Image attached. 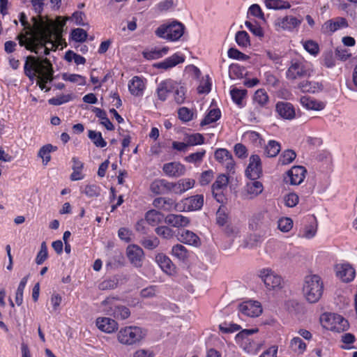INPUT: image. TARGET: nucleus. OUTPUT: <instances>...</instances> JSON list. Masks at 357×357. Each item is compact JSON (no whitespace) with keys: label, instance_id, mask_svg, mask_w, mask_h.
I'll list each match as a JSON object with an SVG mask.
<instances>
[{"label":"nucleus","instance_id":"1","mask_svg":"<svg viewBox=\"0 0 357 357\" xmlns=\"http://www.w3.org/2000/svg\"><path fill=\"white\" fill-rule=\"evenodd\" d=\"M19 20L23 26L17 36L21 47L40 56L48 55L50 51H56L61 45L64 22H56L38 15L32 17L31 24L24 13L20 14Z\"/></svg>","mask_w":357,"mask_h":357},{"label":"nucleus","instance_id":"2","mask_svg":"<svg viewBox=\"0 0 357 357\" xmlns=\"http://www.w3.org/2000/svg\"><path fill=\"white\" fill-rule=\"evenodd\" d=\"M24 70L31 81L36 79L41 90L50 91V88H46V84L52 81L54 70L48 59L29 56L26 58Z\"/></svg>","mask_w":357,"mask_h":357},{"label":"nucleus","instance_id":"3","mask_svg":"<svg viewBox=\"0 0 357 357\" xmlns=\"http://www.w3.org/2000/svg\"><path fill=\"white\" fill-rule=\"evenodd\" d=\"M324 292V283L318 275H310L305 278L303 285V294L309 303H316L321 298Z\"/></svg>","mask_w":357,"mask_h":357},{"label":"nucleus","instance_id":"4","mask_svg":"<svg viewBox=\"0 0 357 357\" xmlns=\"http://www.w3.org/2000/svg\"><path fill=\"white\" fill-rule=\"evenodd\" d=\"M146 335V331L142 328L129 326L120 328L116 333V339L121 344L132 346L140 343Z\"/></svg>","mask_w":357,"mask_h":357},{"label":"nucleus","instance_id":"5","mask_svg":"<svg viewBox=\"0 0 357 357\" xmlns=\"http://www.w3.org/2000/svg\"><path fill=\"white\" fill-rule=\"evenodd\" d=\"M257 331V329H245L238 333L235 337L236 343L248 354H256L263 346L261 341L254 340L250 337Z\"/></svg>","mask_w":357,"mask_h":357},{"label":"nucleus","instance_id":"6","mask_svg":"<svg viewBox=\"0 0 357 357\" xmlns=\"http://www.w3.org/2000/svg\"><path fill=\"white\" fill-rule=\"evenodd\" d=\"M185 26L177 21L166 22L159 26L155 31V35L169 41H177L183 35Z\"/></svg>","mask_w":357,"mask_h":357},{"label":"nucleus","instance_id":"7","mask_svg":"<svg viewBox=\"0 0 357 357\" xmlns=\"http://www.w3.org/2000/svg\"><path fill=\"white\" fill-rule=\"evenodd\" d=\"M321 326L329 331L337 333L347 331L349 324L348 321L342 316L330 312H325L320 317Z\"/></svg>","mask_w":357,"mask_h":357},{"label":"nucleus","instance_id":"8","mask_svg":"<svg viewBox=\"0 0 357 357\" xmlns=\"http://www.w3.org/2000/svg\"><path fill=\"white\" fill-rule=\"evenodd\" d=\"M259 277L268 291L277 292L284 287V282L282 278L271 268L260 270Z\"/></svg>","mask_w":357,"mask_h":357},{"label":"nucleus","instance_id":"9","mask_svg":"<svg viewBox=\"0 0 357 357\" xmlns=\"http://www.w3.org/2000/svg\"><path fill=\"white\" fill-rule=\"evenodd\" d=\"M318 223L316 218L308 215L303 220V225L300 228L298 236L305 239L313 238L317 232Z\"/></svg>","mask_w":357,"mask_h":357},{"label":"nucleus","instance_id":"10","mask_svg":"<svg viewBox=\"0 0 357 357\" xmlns=\"http://www.w3.org/2000/svg\"><path fill=\"white\" fill-rule=\"evenodd\" d=\"M307 71L305 61L294 59L291 61L290 66L286 71V77L288 79L294 80L305 76Z\"/></svg>","mask_w":357,"mask_h":357},{"label":"nucleus","instance_id":"11","mask_svg":"<svg viewBox=\"0 0 357 357\" xmlns=\"http://www.w3.org/2000/svg\"><path fill=\"white\" fill-rule=\"evenodd\" d=\"M242 190V197L245 199H254L264 191L263 183L258 178H248Z\"/></svg>","mask_w":357,"mask_h":357},{"label":"nucleus","instance_id":"12","mask_svg":"<svg viewBox=\"0 0 357 357\" xmlns=\"http://www.w3.org/2000/svg\"><path fill=\"white\" fill-rule=\"evenodd\" d=\"M245 175L248 178H259L262 175L261 161L259 155H250Z\"/></svg>","mask_w":357,"mask_h":357},{"label":"nucleus","instance_id":"13","mask_svg":"<svg viewBox=\"0 0 357 357\" xmlns=\"http://www.w3.org/2000/svg\"><path fill=\"white\" fill-rule=\"evenodd\" d=\"M303 19L293 15H287L278 18L275 22V26L284 31H294L297 30L301 24Z\"/></svg>","mask_w":357,"mask_h":357},{"label":"nucleus","instance_id":"14","mask_svg":"<svg viewBox=\"0 0 357 357\" xmlns=\"http://www.w3.org/2000/svg\"><path fill=\"white\" fill-rule=\"evenodd\" d=\"M347 20L344 17H337L326 21L322 26L321 31L324 34L331 35L334 32L348 27Z\"/></svg>","mask_w":357,"mask_h":357},{"label":"nucleus","instance_id":"15","mask_svg":"<svg viewBox=\"0 0 357 357\" xmlns=\"http://www.w3.org/2000/svg\"><path fill=\"white\" fill-rule=\"evenodd\" d=\"M215 160L222 164L229 173L234 172L235 162L232 155L226 149H218L215 152Z\"/></svg>","mask_w":357,"mask_h":357},{"label":"nucleus","instance_id":"16","mask_svg":"<svg viewBox=\"0 0 357 357\" xmlns=\"http://www.w3.org/2000/svg\"><path fill=\"white\" fill-rule=\"evenodd\" d=\"M229 178L225 174H220L212 185V193L214 198L220 203L225 200L223 190L227 188Z\"/></svg>","mask_w":357,"mask_h":357},{"label":"nucleus","instance_id":"17","mask_svg":"<svg viewBox=\"0 0 357 357\" xmlns=\"http://www.w3.org/2000/svg\"><path fill=\"white\" fill-rule=\"evenodd\" d=\"M335 271L336 276L344 282L352 281L356 276L354 268L348 263L337 264Z\"/></svg>","mask_w":357,"mask_h":357},{"label":"nucleus","instance_id":"18","mask_svg":"<svg viewBox=\"0 0 357 357\" xmlns=\"http://www.w3.org/2000/svg\"><path fill=\"white\" fill-rule=\"evenodd\" d=\"M239 311L244 315L255 317L262 312V307L259 302L256 301H247L239 305Z\"/></svg>","mask_w":357,"mask_h":357},{"label":"nucleus","instance_id":"19","mask_svg":"<svg viewBox=\"0 0 357 357\" xmlns=\"http://www.w3.org/2000/svg\"><path fill=\"white\" fill-rule=\"evenodd\" d=\"M162 171L164 174L173 178H178L185 175L186 168L184 165L180 162H170L163 165Z\"/></svg>","mask_w":357,"mask_h":357},{"label":"nucleus","instance_id":"20","mask_svg":"<svg viewBox=\"0 0 357 357\" xmlns=\"http://www.w3.org/2000/svg\"><path fill=\"white\" fill-rule=\"evenodd\" d=\"M306 169L302 166H294L287 172L284 180L291 185L301 184L305 177Z\"/></svg>","mask_w":357,"mask_h":357},{"label":"nucleus","instance_id":"21","mask_svg":"<svg viewBox=\"0 0 357 357\" xmlns=\"http://www.w3.org/2000/svg\"><path fill=\"white\" fill-rule=\"evenodd\" d=\"M275 112L283 119L292 120L296 117L295 108L289 102H278L275 105Z\"/></svg>","mask_w":357,"mask_h":357},{"label":"nucleus","instance_id":"22","mask_svg":"<svg viewBox=\"0 0 357 357\" xmlns=\"http://www.w3.org/2000/svg\"><path fill=\"white\" fill-rule=\"evenodd\" d=\"M171 94L177 104L184 103L186 98L187 89L183 84L171 79Z\"/></svg>","mask_w":357,"mask_h":357},{"label":"nucleus","instance_id":"23","mask_svg":"<svg viewBox=\"0 0 357 357\" xmlns=\"http://www.w3.org/2000/svg\"><path fill=\"white\" fill-rule=\"evenodd\" d=\"M183 210L188 211H197L202 208L204 205V196L197 195L182 200Z\"/></svg>","mask_w":357,"mask_h":357},{"label":"nucleus","instance_id":"24","mask_svg":"<svg viewBox=\"0 0 357 357\" xmlns=\"http://www.w3.org/2000/svg\"><path fill=\"white\" fill-rule=\"evenodd\" d=\"M96 325L100 331L109 334L116 331L119 326L118 323L109 317H98Z\"/></svg>","mask_w":357,"mask_h":357},{"label":"nucleus","instance_id":"25","mask_svg":"<svg viewBox=\"0 0 357 357\" xmlns=\"http://www.w3.org/2000/svg\"><path fill=\"white\" fill-rule=\"evenodd\" d=\"M155 261L166 274L173 275L176 273V266L167 255L162 253L158 254L155 256Z\"/></svg>","mask_w":357,"mask_h":357},{"label":"nucleus","instance_id":"26","mask_svg":"<svg viewBox=\"0 0 357 357\" xmlns=\"http://www.w3.org/2000/svg\"><path fill=\"white\" fill-rule=\"evenodd\" d=\"M195 184L192 178H185L178 180L176 182H171L172 192L174 194H183L187 190L192 189Z\"/></svg>","mask_w":357,"mask_h":357},{"label":"nucleus","instance_id":"27","mask_svg":"<svg viewBox=\"0 0 357 357\" xmlns=\"http://www.w3.org/2000/svg\"><path fill=\"white\" fill-rule=\"evenodd\" d=\"M151 191L155 195L172 192L171 182L164 179H155L150 185Z\"/></svg>","mask_w":357,"mask_h":357},{"label":"nucleus","instance_id":"28","mask_svg":"<svg viewBox=\"0 0 357 357\" xmlns=\"http://www.w3.org/2000/svg\"><path fill=\"white\" fill-rule=\"evenodd\" d=\"M127 256L131 264L135 266H141L144 252L140 247L135 245H130L127 248Z\"/></svg>","mask_w":357,"mask_h":357},{"label":"nucleus","instance_id":"29","mask_svg":"<svg viewBox=\"0 0 357 357\" xmlns=\"http://www.w3.org/2000/svg\"><path fill=\"white\" fill-rule=\"evenodd\" d=\"M177 238L183 243L195 247H198L201 244L199 236L195 233L187 229L179 231L177 235Z\"/></svg>","mask_w":357,"mask_h":357},{"label":"nucleus","instance_id":"30","mask_svg":"<svg viewBox=\"0 0 357 357\" xmlns=\"http://www.w3.org/2000/svg\"><path fill=\"white\" fill-rule=\"evenodd\" d=\"M146 88L144 79L139 77L135 76L128 83V89L130 93L135 96H141L144 93Z\"/></svg>","mask_w":357,"mask_h":357},{"label":"nucleus","instance_id":"31","mask_svg":"<svg viewBox=\"0 0 357 357\" xmlns=\"http://www.w3.org/2000/svg\"><path fill=\"white\" fill-rule=\"evenodd\" d=\"M301 105L308 110L321 111L326 107L324 102L317 100L308 96H303L300 99Z\"/></svg>","mask_w":357,"mask_h":357},{"label":"nucleus","instance_id":"32","mask_svg":"<svg viewBox=\"0 0 357 357\" xmlns=\"http://www.w3.org/2000/svg\"><path fill=\"white\" fill-rule=\"evenodd\" d=\"M298 88L303 93H315L324 89L323 84L318 82L303 80L301 82Z\"/></svg>","mask_w":357,"mask_h":357},{"label":"nucleus","instance_id":"33","mask_svg":"<svg viewBox=\"0 0 357 357\" xmlns=\"http://www.w3.org/2000/svg\"><path fill=\"white\" fill-rule=\"evenodd\" d=\"M165 221L174 227H184L190 223V220L187 217L180 214H169L165 217Z\"/></svg>","mask_w":357,"mask_h":357},{"label":"nucleus","instance_id":"34","mask_svg":"<svg viewBox=\"0 0 357 357\" xmlns=\"http://www.w3.org/2000/svg\"><path fill=\"white\" fill-rule=\"evenodd\" d=\"M184 61L185 57L183 54L180 53H175L171 56L165 59L163 61L159 63L158 66L161 68L168 69L184 62Z\"/></svg>","mask_w":357,"mask_h":357},{"label":"nucleus","instance_id":"35","mask_svg":"<svg viewBox=\"0 0 357 357\" xmlns=\"http://www.w3.org/2000/svg\"><path fill=\"white\" fill-rule=\"evenodd\" d=\"M153 206L160 210L170 211L177 208V205L174 201L170 198L158 197L153 200Z\"/></svg>","mask_w":357,"mask_h":357},{"label":"nucleus","instance_id":"36","mask_svg":"<svg viewBox=\"0 0 357 357\" xmlns=\"http://www.w3.org/2000/svg\"><path fill=\"white\" fill-rule=\"evenodd\" d=\"M171 255L181 261H186L190 257L189 251L181 244L174 245L172 248Z\"/></svg>","mask_w":357,"mask_h":357},{"label":"nucleus","instance_id":"37","mask_svg":"<svg viewBox=\"0 0 357 357\" xmlns=\"http://www.w3.org/2000/svg\"><path fill=\"white\" fill-rule=\"evenodd\" d=\"M73 173L70 175L72 181H79L84 178V176L82 174V169L84 167L83 163L77 158H73Z\"/></svg>","mask_w":357,"mask_h":357},{"label":"nucleus","instance_id":"38","mask_svg":"<svg viewBox=\"0 0 357 357\" xmlns=\"http://www.w3.org/2000/svg\"><path fill=\"white\" fill-rule=\"evenodd\" d=\"M171 92V79H166L160 83L157 89V95L160 100H166Z\"/></svg>","mask_w":357,"mask_h":357},{"label":"nucleus","instance_id":"39","mask_svg":"<svg viewBox=\"0 0 357 357\" xmlns=\"http://www.w3.org/2000/svg\"><path fill=\"white\" fill-rule=\"evenodd\" d=\"M169 51V48L164 47L162 48H153L150 50L144 51L143 56L149 60L158 59L166 55Z\"/></svg>","mask_w":357,"mask_h":357},{"label":"nucleus","instance_id":"40","mask_svg":"<svg viewBox=\"0 0 357 357\" xmlns=\"http://www.w3.org/2000/svg\"><path fill=\"white\" fill-rule=\"evenodd\" d=\"M164 219V215L156 210H150L145 215L146 222L151 225L156 226Z\"/></svg>","mask_w":357,"mask_h":357},{"label":"nucleus","instance_id":"41","mask_svg":"<svg viewBox=\"0 0 357 357\" xmlns=\"http://www.w3.org/2000/svg\"><path fill=\"white\" fill-rule=\"evenodd\" d=\"M306 347V344L299 337H294L290 340L289 349L298 355L303 354Z\"/></svg>","mask_w":357,"mask_h":357},{"label":"nucleus","instance_id":"42","mask_svg":"<svg viewBox=\"0 0 357 357\" xmlns=\"http://www.w3.org/2000/svg\"><path fill=\"white\" fill-rule=\"evenodd\" d=\"M296 153L291 149H287L282 152L278 161V166H284L291 164L296 158Z\"/></svg>","mask_w":357,"mask_h":357},{"label":"nucleus","instance_id":"43","mask_svg":"<svg viewBox=\"0 0 357 357\" xmlns=\"http://www.w3.org/2000/svg\"><path fill=\"white\" fill-rule=\"evenodd\" d=\"M264 5L268 9L283 10L291 8L289 2L283 0H264Z\"/></svg>","mask_w":357,"mask_h":357},{"label":"nucleus","instance_id":"44","mask_svg":"<svg viewBox=\"0 0 357 357\" xmlns=\"http://www.w3.org/2000/svg\"><path fill=\"white\" fill-rule=\"evenodd\" d=\"M183 140L185 142L188 147L201 145L204 142V138L200 133H185L184 135Z\"/></svg>","mask_w":357,"mask_h":357},{"label":"nucleus","instance_id":"45","mask_svg":"<svg viewBox=\"0 0 357 357\" xmlns=\"http://www.w3.org/2000/svg\"><path fill=\"white\" fill-rule=\"evenodd\" d=\"M269 100L268 96L264 89H258L253 96V102L261 107H265Z\"/></svg>","mask_w":357,"mask_h":357},{"label":"nucleus","instance_id":"46","mask_svg":"<svg viewBox=\"0 0 357 357\" xmlns=\"http://www.w3.org/2000/svg\"><path fill=\"white\" fill-rule=\"evenodd\" d=\"M116 302L117 298L115 297H107L101 302L100 307L103 312L111 315L115 309V305H118Z\"/></svg>","mask_w":357,"mask_h":357},{"label":"nucleus","instance_id":"47","mask_svg":"<svg viewBox=\"0 0 357 357\" xmlns=\"http://www.w3.org/2000/svg\"><path fill=\"white\" fill-rule=\"evenodd\" d=\"M57 147L50 144H46L40 148L38 152V156L43 159L44 165H47L51 160L50 153L56 151Z\"/></svg>","mask_w":357,"mask_h":357},{"label":"nucleus","instance_id":"48","mask_svg":"<svg viewBox=\"0 0 357 357\" xmlns=\"http://www.w3.org/2000/svg\"><path fill=\"white\" fill-rule=\"evenodd\" d=\"M221 116V112L219 109H211L201 121L200 125L202 126L209 125L212 123L218 121Z\"/></svg>","mask_w":357,"mask_h":357},{"label":"nucleus","instance_id":"49","mask_svg":"<svg viewBox=\"0 0 357 357\" xmlns=\"http://www.w3.org/2000/svg\"><path fill=\"white\" fill-rule=\"evenodd\" d=\"M206 155V151L202 149L195 153L189 154L184 158V161L188 163L194 164L195 165H199L203 161V159Z\"/></svg>","mask_w":357,"mask_h":357},{"label":"nucleus","instance_id":"50","mask_svg":"<svg viewBox=\"0 0 357 357\" xmlns=\"http://www.w3.org/2000/svg\"><path fill=\"white\" fill-rule=\"evenodd\" d=\"M178 119L183 123L189 122L196 118L197 114L192 109L182 107L178 110Z\"/></svg>","mask_w":357,"mask_h":357},{"label":"nucleus","instance_id":"51","mask_svg":"<svg viewBox=\"0 0 357 357\" xmlns=\"http://www.w3.org/2000/svg\"><path fill=\"white\" fill-rule=\"evenodd\" d=\"M88 137L97 147L103 148L107 146V142L100 132L89 130Z\"/></svg>","mask_w":357,"mask_h":357},{"label":"nucleus","instance_id":"52","mask_svg":"<svg viewBox=\"0 0 357 357\" xmlns=\"http://www.w3.org/2000/svg\"><path fill=\"white\" fill-rule=\"evenodd\" d=\"M64 81L76 83L79 86L86 85V77L78 74L63 73L61 76Z\"/></svg>","mask_w":357,"mask_h":357},{"label":"nucleus","instance_id":"53","mask_svg":"<svg viewBox=\"0 0 357 357\" xmlns=\"http://www.w3.org/2000/svg\"><path fill=\"white\" fill-rule=\"evenodd\" d=\"M280 144L275 140H269L265 151L268 157H275L280 151Z\"/></svg>","mask_w":357,"mask_h":357},{"label":"nucleus","instance_id":"54","mask_svg":"<svg viewBox=\"0 0 357 357\" xmlns=\"http://www.w3.org/2000/svg\"><path fill=\"white\" fill-rule=\"evenodd\" d=\"M81 192L89 197H96L100 194V188L96 184H88L81 189Z\"/></svg>","mask_w":357,"mask_h":357},{"label":"nucleus","instance_id":"55","mask_svg":"<svg viewBox=\"0 0 357 357\" xmlns=\"http://www.w3.org/2000/svg\"><path fill=\"white\" fill-rule=\"evenodd\" d=\"M114 318L119 319H126L130 315L129 309L123 305H115V309L112 314Z\"/></svg>","mask_w":357,"mask_h":357},{"label":"nucleus","instance_id":"56","mask_svg":"<svg viewBox=\"0 0 357 357\" xmlns=\"http://www.w3.org/2000/svg\"><path fill=\"white\" fill-rule=\"evenodd\" d=\"M247 91L245 89H239L234 88L230 91L232 100L238 105H242L243 99L245 97Z\"/></svg>","mask_w":357,"mask_h":357},{"label":"nucleus","instance_id":"57","mask_svg":"<svg viewBox=\"0 0 357 357\" xmlns=\"http://www.w3.org/2000/svg\"><path fill=\"white\" fill-rule=\"evenodd\" d=\"M29 276L24 277L17 289L16 294H15V303L17 305H20L23 302V291L26 287V284L28 281Z\"/></svg>","mask_w":357,"mask_h":357},{"label":"nucleus","instance_id":"58","mask_svg":"<svg viewBox=\"0 0 357 357\" xmlns=\"http://www.w3.org/2000/svg\"><path fill=\"white\" fill-rule=\"evenodd\" d=\"M293 220L289 217H282L278 221V228L282 232H288L293 227Z\"/></svg>","mask_w":357,"mask_h":357},{"label":"nucleus","instance_id":"59","mask_svg":"<svg viewBox=\"0 0 357 357\" xmlns=\"http://www.w3.org/2000/svg\"><path fill=\"white\" fill-rule=\"evenodd\" d=\"M245 25L255 36L258 37L264 36L263 29L256 21H245Z\"/></svg>","mask_w":357,"mask_h":357},{"label":"nucleus","instance_id":"60","mask_svg":"<svg viewBox=\"0 0 357 357\" xmlns=\"http://www.w3.org/2000/svg\"><path fill=\"white\" fill-rule=\"evenodd\" d=\"M228 220V215L227 209L225 206H221L216 213V222L220 226H224L227 224Z\"/></svg>","mask_w":357,"mask_h":357},{"label":"nucleus","instance_id":"61","mask_svg":"<svg viewBox=\"0 0 357 357\" xmlns=\"http://www.w3.org/2000/svg\"><path fill=\"white\" fill-rule=\"evenodd\" d=\"M236 42L241 47H247L250 45L249 36L245 31H240L236 33Z\"/></svg>","mask_w":357,"mask_h":357},{"label":"nucleus","instance_id":"62","mask_svg":"<svg viewBox=\"0 0 357 357\" xmlns=\"http://www.w3.org/2000/svg\"><path fill=\"white\" fill-rule=\"evenodd\" d=\"M303 46L312 55L316 56L319 53V47L318 44L312 40L303 42Z\"/></svg>","mask_w":357,"mask_h":357},{"label":"nucleus","instance_id":"63","mask_svg":"<svg viewBox=\"0 0 357 357\" xmlns=\"http://www.w3.org/2000/svg\"><path fill=\"white\" fill-rule=\"evenodd\" d=\"M71 37L74 41L82 43L86 40L87 33L82 29L77 28L72 31Z\"/></svg>","mask_w":357,"mask_h":357},{"label":"nucleus","instance_id":"64","mask_svg":"<svg viewBox=\"0 0 357 357\" xmlns=\"http://www.w3.org/2000/svg\"><path fill=\"white\" fill-rule=\"evenodd\" d=\"M219 329L223 333H231L238 331L240 326L230 322H224L219 325Z\"/></svg>","mask_w":357,"mask_h":357}]
</instances>
